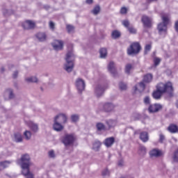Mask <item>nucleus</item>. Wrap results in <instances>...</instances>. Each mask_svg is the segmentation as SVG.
<instances>
[{
	"label": "nucleus",
	"instance_id": "obj_20",
	"mask_svg": "<svg viewBox=\"0 0 178 178\" xmlns=\"http://www.w3.org/2000/svg\"><path fill=\"white\" fill-rule=\"evenodd\" d=\"M13 140V141H15V143H22L23 142V136H22V134H20L19 132L15 133Z\"/></svg>",
	"mask_w": 178,
	"mask_h": 178
},
{
	"label": "nucleus",
	"instance_id": "obj_51",
	"mask_svg": "<svg viewBox=\"0 0 178 178\" xmlns=\"http://www.w3.org/2000/svg\"><path fill=\"white\" fill-rule=\"evenodd\" d=\"M102 175L103 176H109V170L108 169H105L102 172Z\"/></svg>",
	"mask_w": 178,
	"mask_h": 178
},
{
	"label": "nucleus",
	"instance_id": "obj_6",
	"mask_svg": "<svg viewBox=\"0 0 178 178\" xmlns=\"http://www.w3.org/2000/svg\"><path fill=\"white\" fill-rule=\"evenodd\" d=\"M62 143L67 147V145H72L74 143V136L70 134H65L62 138Z\"/></svg>",
	"mask_w": 178,
	"mask_h": 178
},
{
	"label": "nucleus",
	"instance_id": "obj_2",
	"mask_svg": "<svg viewBox=\"0 0 178 178\" xmlns=\"http://www.w3.org/2000/svg\"><path fill=\"white\" fill-rule=\"evenodd\" d=\"M74 58L73 51L71 50L67 53L65 58L66 63L64 65V70L67 72V73H70V72L73 71V67H74L73 60H74Z\"/></svg>",
	"mask_w": 178,
	"mask_h": 178
},
{
	"label": "nucleus",
	"instance_id": "obj_43",
	"mask_svg": "<svg viewBox=\"0 0 178 178\" xmlns=\"http://www.w3.org/2000/svg\"><path fill=\"white\" fill-rule=\"evenodd\" d=\"M99 10H101L99 6H97L96 7L94 8L92 13H93V15H97L99 13Z\"/></svg>",
	"mask_w": 178,
	"mask_h": 178
},
{
	"label": "nucleus",
	"instance_id": "obj_59",
	"mask_svg": "<svg viewBox=\"0 0 178 178\" xmlns=\"http://www.w3.org/2000/svg\"><path fill=\"white\" fill-rule=\"evenodd\" d=\"M158 0H147V2H156Z\"/></svg>",
	"mask_w": 178,
	"mask_h": 178
},
{
	"label": "nucleus",
	"instance_id": "obj_22",
	"mask_svg": "<svg viewBox=\"0 0 178 178\" xmlns=\"http://www.w3.org/2000/svg\"><path fill=\"white\" fill-rule=\"evenodd\" d=\"M108 70L110 72L111 74H113L115 76L116 74V68L115 67V63L110 62L108 65Z\"/></svg>",
	"mask_w": 178,
	"mask_h": 178
},
{
	"label": "nucleus",
	"instance_id": "obj_10",
	"mask_svg": "<svg viewBox=\"0 0 178 178\" xmlns=\"http://www.w3.org/2000/svg\"><path fill=\"white\" fill-rule=\"evenodd\" d=\"M161 109H162V105L158 104H150L148 108L149 113H155L161 111Z\"/></svg>",
	"mask_w": 178,
	"mask_h": 178
},
{
	"label": "nucleus",
	"instance_id": "obj_25",
	"mask_svg": "<svg viewBox=\"0 0 178 178\" xmlns=\"http://www.w3.org/2000/svg\"><path fill=\"white\" fill-rule=\"evenodd\" d=\"M149 155L152 157L158 158V156H161V155H162V152L158 149H153L152 151H150Z\"/></svg>",
	"mask_w": 178,
	"mask_h": 178
},
{
	"label": "nucleus",
	"instance_id": "obj_4",
	"mask_svg": "<svg viewBox=\"0 0 178 178\" xmlns=\"http://www.w3.org/2000/svg\"><path fill=\"white\" fill-rule=\"evenodd\" d=\"M30 155L25 154L21 156V159L17 161V163L21 165L22 168H27L28 166H31L33 163L30 161Z\"/></svg>",
	"mask_w": 178,
	"mask_h": 178
},
{
	"label": "nucleus",
	"instance_id": "obj_55",
	"mask_svg": "<svg viewBox=\"0 0 178 178\" xmlns=\"http://www.w3.org/2000/svg\"><path fill=\"white\" fill-rule=\"evenodd\" d=\"M17 74H19V72L17 71H15L13 74V79H16L17 77Z\"/></svg>",
	"mask_w": 178,
	"mask_h": 178
},
{
	"label": "nucleus",
	"instance_id": "obj_52",
	"mask_svg": "<svg viewBox=\"0 0 178 178\" xmlns=\"http://www.w3.org/2000/svg\"><path fill=\"white\" fill-rule=\"evenodd\" d=\"M49 27H50L51 30H55V24L52 22H50Z\"/></svg>",
	"mask_w": 178,
	"mask_h": 178
},
{
	"label": "nucleus",
	"instance_id": "obj_53",
	"mask_svg": "<svg viewBox=\"0 0 178 178\" xmlns=\"http://www.w3.org/2000/svg\"><path fill=\"white\" fill-rule=\"evenodd\" d=\"M118 166H120V168H122V166H124V161H123V160H120L118 161Z\"/></svg>",
	"mask_w": 178,
	"mask_h": 178
},
{
	"label": "nucleus",
	"instance_id": "obj_45",
	"mask_svg": "<svg viewBox=\"0 0 178 178\" xmlns=\"http://www.w3.org/2000/svg\"><path fill=\"white\" fill-rule=\"evenodd\" d=\"M67 30L68 33H72L74 30V27L72 25H67Z\"/></svg>",
	"mask_w": 178,
	"mask_h": 178
},
{
	"label": "nucleus",
	"instance_id": "obj_49",
	"mask_svg": "<svg viewBox=\"0 0 178 178\" xmlns=\"http://www.w3.org/2000/svg\"><path fill=\"white\" fill-rule=\"evenodd\" d=\"M48 154L49 158H55V152L54 150H50Z\"/></svg>",
	"mask_w": 178,
	"mask_h": 178
},
{
	"label": "nucleus",
	"instance_id": "obj_18",
	"mask_svg": "<svg viewBox=\"0 0 178 178\" xmlns=\"http://www.w3.org/2000/svg\"><path fill=\"white\" fill-rule=\"evenodd\" d=\"M96 129H97V131H108V128L102 122H97Z\"/></svg>",
	"mask_w": 178,
	"mask_h": 178
},
{
	"label": "nucleus",
	"instance_id": "obj_17",
	"mask_svg": "<svg viewBox=\"0 0 178 178\" xmlns=\"http://www.w3.org/2000/svg\"><path fill=\"white\" fill-rule=\"evenodd\" d=\"M104 145L107 147V148H109L115 144V138L114 137H110L105 139Z\"/></svg>",
	"mask_w": 178,
	"mask_h": 178
},
{
	"label": "nucleus",
	"instance_id": "obj_48",
	"mask_svg": "<svg viewBox=\"0 0 178 178\" xmlns=\"http://www.w3.org/2000/svg\"><path fill=\"white\" fill-rule=\"evenodd\" d=\"M154 62L155 66H158V65H159V63H161V58H155L154 60Z\"/></svg>",
	"mask_w": 178,
	"mask_h": 178
},
{
	"label": "nucleus",
	"instance_id": "obj_46",
	"mask_svg": "<svg viewBox=\"0 0 178 178\" xmlns=\"http://www.w3.org/2000/svg\"><path fill=\"white\" fill-rule=\"evenodd\" d=\"M151 44H147L145 47V54L149 52V51H151Z\"/></svg>",
	"mask_w": 178,
	"mask_h": 178
},
{
	"label": "nucleus",
	"instance_id": "obj_30",
	"mask_svg": "<svg viewBox=\"0 0 178 178\" xmlns=\"http://www.w3.org/2000/svg\"><path fill=\"white\" fill-rule=\"evenodd\" d=\"M152 81V74H147L143 78V83H151Z\"/></svg>",
	"mask_w": 178,
	"mask_h": 178
},
{
	"label": "nucleus",
	"instance_id": "obj_54",
	"mask_svg": "<svg viewBox=\"0 0 178 178\" xmlns=\"http://www.w3.org/2000/svg\"><path fill=\"white\" fill-rule=\"evenodd\" d=\"M26 178H34V175L31 172H29L28 175L25 176Z\"/></svg>",
	"mask_w": 178,
	"mask_h": 178
},
{
	"label": "nucleus",
	"instance_id": "obj_27",
	"mask_svg": "<svg viewBox=\"0 0 178 178\" xmlns=\"http://www.w3.org/2000/svg\"><path fill=\"white\" fill-rule=\"evenodd\" d=\"M113 108H115V106L112 103H106L104 105V109L106 112H111V111H113Z\"/></svg>",
	"mask_w": 178,
	"mask_h": 178
},
{
	"label": "nucleus",
	"instance_id": "obj_58",
	"mask_svg": "<svg viewBox=\"0 0 178 178\" xmlns=\"http://www.w3.org/2000/svg\"><path fill=\"white\" fill-rule=\"evenodd\" d=\"M86 3H92V0H86Z\"/></svg>",
	"mask_w": 178,
	"mask_h": 178
},
{
	"label": "nucleus",
	"instance_id": "obj_11",
	"mask_svg": "<svg viewBox=\"0 0 178 178\" xmlns=\"http://www.w3.org/2000/svg\"><path fill=\"white\" fill-rule=\"evenodd\" d=\"M106 89V88H104L101 85H97L95 89V94L96 97H97L98 98H99V97H102V95H104V92Z\"/></svg>",
	"mask_w": 178,
	"mask_h": 178
},
{
	"label": "nucleus",
	"instance_id": "obj_5",
	"mask_svg": "<svg viewBox=\"0 0 178 178\" xmlns=\"http://www.w3.org/2000/svg\"><path fill=\"white\" fill-rule=\"evenodd\" d=\"M141 51V46L138 42L132 43L127 49L128 55H137Z\"/></svg>",
	"mask_w": 178,
	"mask_h": 178
},
{
	"label": "nucleus",
	"instance_id": "obj_19",
	"mask_svg": "<svg viewBox=\"0 0 178 178\" xmlns=\"http://www.w3.org/2000/svg\"><path fill=\"white\" fill-rule=\"evenodd\" d=\"M53 129L55 131H62L63 130V124L54 120Z\"/></svg>",
	"mask_w": 178,
	"mask_h": 178
},
{
	"label": "nucleus",
	"instance_id": "obj_31",
	"mask_svg": "<svg viewBox=\"0 0 178 178\" xmlns=\"http://www.w3.org/2000/svg\"><path fill=\"white\" fill-rule=\"evenodd\" d=\"M102 143L99 142V140H95L93 143V149L94 151H99V148H101Z\"/></svg>",
	"mask_w": 178,
	"mask_h": 178
},
{
	"label": "nucleus",
	"instance_id": "obj_33",
	"mask_svg": "<svg viewBox=\"0 0 178 178\" xmlns=\"http://www.w3.org/2000/svg\"><path fill=\"white\" fill-rule=\"evenodd\" d=\"M100 58H106L108 55V51L106 48H102L99 51Z\"/></svg>",
	"mask_w": 178,
	"mask_h": 178
},
{
	"label": "nucleus",
	"instance_id": "obj_8",
	"mask_svg": "<svg viewBox=\"0 0 178 178\" xmlns=\"http://www.w3.org/2000/svg\"><path fill=\"white\" fill-rule=\"evenodd\" d=\"M54 120L61 124H65L67 122V116L65 114H58L54 118Z\"/></svg>",
	"mask_w": 178,
	"mask_h": 178
},
{
	"label": "nucleus",
	"instance_id": "obj_41",
	"mask_svg": "<svg viewBox=\"0 0 178 178\" xmlns=\"http://www.w3.org/2000/svg\"><path fill=\"white\" fill-rule=\"evenodd\" d=\"M120 90H122V91H124L125 90H127V85L126 83L121 82L119 84Z\"/></svg>",
	"mask_w": 178,
	"mask_h": 178
},
{
	"label": "nucleus",
	"instance_id": "obj_15",
	"mask_svg": "<svg viewBox=\"0 0 178 178\" xmlns=\"http://www.w3.org/2000/svg\"><path fill=\"white\" fill-rule=\"evenodd\" d=\"M106 127H107V131L113 129L117 124L118 122L115 120H106Z\"/></svg>",
	"mask_w": 178,
	"mask_h": 178
},
{
	"label": "nucleus",
	"instance_id": "obj_34",
	"mask_svg": "<svg viewBox=\"0 0 178 178\" xmlns=\"http://www.w3.org/2000/svg\"><path fill=\"white\" fill-rule=\"evenodd\" d=\"M26 81H27V83H37L38 79L35 76H29L26 78Z\"/></svg>",
	"mask_w": 178,
	"mask_h": 178
},
{
	"label": "nucleus",
	"instance_id": "obj_36",
	"mask_svg": "<svg viewBox=\"0 0 178 178\" xmlns=\"http://www.w3.org/2000/svg\"><path fill=\"white\" fill-rule=\"evenodd\" d=\"M30 166L28 167H22V175L24 176H26V175H28L30 172Z\"/></svg>",
	"mask_w": 178,
	"mask_h": 178
},
{
	"label": "nucleus",
	"instance_id": "obj_32",
	"mask_svg": "<svg viewBox=\"0 0 178 178\" xmlns=\"http://www.w3.org/2000/svg\"><path fill=\"white\" fill-rule=\"evenodd\" d=\"M162 94L160 91L156 90L154 91L152 94L153 98H154V99H161V97H162Z\"/></svg>",
	"mask_w": 178,
	"mask_h": 178
},
{
	"label": "nucleus",
	"instance_id": "obj_42",
	"mask_svg": "<svg viewBox=\"0 0 178 178\" xmlns=\"http://www.w3.org/2000/svg\"><path fill=\"white\" fill-rule=\"evenodd\" d=\"M143 102L145 105H151V99L148 96H146L143 99Z\"/></svg>",
	"mask_w": 178,
	"mask_h": 178
},
{
	"label": "nucleus",
	"instance_id": "obj_24",
	"mask_svg": "<svg viewBox=\"0 0 178 178\" xmlns=\"http://www.w3.org/2000/svg\"><path fill=\"white\" fill-rule=\"evenodd\" d=\"M13 162V161H5L0 162V170H3V169H6V168H9L10 164Z\"/></svg>",
	"mask_w": 178,
	"mask_h": 178
},
{
	"label": "nucleus",
	"instance_id": "obj_47",
	"mask_svg": "<svg viewBox=\"0 0 178 178\" xmlns=\"http://www.w3.org/2000/svg\"><path fill=\"white\" fill-rule=\"evenodd\" d=\"M165 141V136L163 134H159V143L161 144Z\"/></svg>",
	"mask_w": 178,
	"mask_h": 178
},
{
	"label": "nucleus",
	"instance_id": "obj_61",
	"mask_svg": "<svg viewBox=\"0 0 178 178\" xmlns=\"http://www.w3.org/2000/svg\"><path fill=\"white\" fill-rule=\"evenodd\" d=\"M138 118H135L134 120H137Z\"/></svg>",
	"mask_w": 178,
	"mask_h": 178
},
{
	"label": "nucleus",
	"instance_id": "obj_38",
	"mask_svg": "<svg viewBox=\"0 0 178 178\" xmlns=\"http://www.w3.org/2000/svg\"><path fill=\"white\" fill-rule=\"evenodd\" d=\"M111 35H112V38L114 39L119 38V37H120V32L118 31H113L112 32Z\"/></svg>",
	"mask_w": 178,
	"mask_h": 178
},
{
	"label": "nucleus",
	"instance_id": "obj_39",
	"mask_svg": "<svg viewBox=\"0 0 178 178\" xmlns=\"http://www.w3.org/2000/svg\"><path fill=\"white\" fill-rule=\"evenodd\" d=\"M6 94L8 95L10 99H12V98L15 97V95L13 94V90H12V89L7 90Z\"/></svg>",
	"mask_w": 178,
	"mask_h": 178
},
{
	"label": "nucleus",
	"instance_id": "obj_7",
	"mask_svg": "<svg viewBox=\"0 0 178 178\" xmlns=\"http://www.w3.org/2000/svg\"><path fill=\"white\" fill-rule=\"evenodd\" d=\"M75 85L79 92H83V91H84V89L86 88V83L84 82V80L78 78L76 80Z\"/></svg>",
	"mask_w": 178,
	"mask_h": 178
},
{
	"label": "nucleus",
	"instance_id": "obj_37",
	"mask_svg": "<svg viewBox=\"0 0 178 178\" xmlns=\"http://www.w3.org/2000/svg\"><path fill=\"white\" fill-rule=\"evenodd\" d=\"M131 69H133L131 64H127L125 67V73H127V74H130Z\"/></svg>",
	"mask_w": 178,
	"mask_h": 178
},
{
	"label": "nucleus",
	"instance_id": "obj_50",
	"mask_svg": "<svg viewBox=\"0 0 178 178\" xmlns=\"http://www.w3.org/2000/svg\"><path fill=\"white\" fill-rule=\"evenodd\" d=\"M120 13H122V15H126V13H127V8L122 7L120 10Z\"/></svg>",
	"mask_w": 178,
	"mask_h": 178
},
{
	"label": "nucleus",
	"instance_id": "obj_12",
	"mask_svg": "<svg viewBox=\"0 0 178 178\" xmlns=\"http://www.w3.org/2000/svg\"><path fill=\"white\" fill-rule=\"evenodd\" d=\"M51 45L55 51H60L63 49V41L62 40H55L51 43Z\"/></svg>",
	"mask_w": 178,
	"mask_h": 178
},
{
	"label": "nucleus",
	"instance_id": "obj_9",
	"mask_svg": "<svg viewBox=\"0 0 178 178\" xmlns=\"http://www.w3.org/2000/svg\"><path fill=\"white\" fill-rule=\"evenodd\" d=\"M142 22L143 24V26L145 27H151V26H152V18L147 16V15H143L142 17Z\"/></svg>",
	"mask_w": 178,
	"mask_h": 178
},
{
	"label": "nucleus",
	"instance_id": "obj_13",
	"mask_svg": "<svg viewBox=\"0 0 178 178\" xmlns=\"http://www.w3.org/2000/svg\"><path fill=\"white\" fill-rule=\"evenodd\" d=\"M122 24L123 26H124V27L128 29V31H129V33H131V34H136V33H137V30H136L134 27L130 26V22H129L128 20L122 21Z\"/></svg>",
	"mask_w": 178,
	"mask_h": 178
},
{
	"label": "nucleus",
	"instance_id": "obj_44",
	"mask_svg": "<svg viewBox=\"0 0 178 178\" xmlns=\"http://www.w3.org/2000/svg\"><path fill=\"white\" fill-rule=\"evenodd\" d=\"M173 159L175 162H178V149L174 153Z\"/></svg>",
	"mask_w": 178,
	"mask_h": 178
},
{
	"label": "nucleus",
	"instance_id": "obj_21",
	"mask_svg": "<svg viewBox=\"0 0 178 178\" xmlns=\"http://www.w3.org/2000/svg\"><path fill=\"white\" fill-rule=\"evenodd\" d=\"M167 130L172 134H175L176 133H178V127L176 124H171L168 126Z\"/></svg>",
	"mask_w": 178,
	"mask_h": 178
},
{
	"label": "nucleus",
	"instance_id": "obj_35",
	"mask_svg": "<svg viewBox=\"0 0 178 178\" xmlns=\"http://www.w3.org/2000/svg\"><path fill=\"white\" fill-rule=\"evenodd\" d=\"M80 119V116L77 114H74L71 115V120L72 123H76L79 122V120Z\"/></svg>",
	"mask_w": 178,
	"mask_h": 178
},
{
	"label": "nucleus",
	"instance_id": "obj_60",
	"mask_svg": "<svg viewBox=\"0 0 178 178\" xmlns=\"http://www.w3.org/2000/svg\"><path fill=\"white\" fill-rule=\"evenodd\" d=\"M120 178H127V177H126V176H122V177H120Z\"/></svg>",
	"mask_w": 178,
	"mask_h": 178
},
{
	"label": "nucleus",
	"instance_id": "obj_1",
	"mask_svg": "<svg viewBox=\"0 0 178 178\" xmlns=\"http://www.w3.org/2000/svg\"><path fill=\"white\" fill-rule=\"evenodd\" d=\"M162 23L159 24L158 30L159 34H166L168 30V25L170 22V15L169 14H162L161 15Z\"/></svg>",
	"mask_w": 178,
	"mask_h": 178
},
{
	"label": "nucleus",
	"instance_id": "obj_56",
	"mask_svg": "<svg viewBox=\"0 0 178 178\" xmlns=\"http://www.w3.org/2000/svg\"><path fill=\"white\" fill-rule=\"evenodd\" d=\"M175 31H177V33H178V21H177L175 22Z\"/></svg>",
	"mask_w": 178,
	"mask_h": 178
},
{
	"label": "nucleus",
	"instance_id": "obj_3",
	"mask_svg": "<svg viewBox=\"0 0 178 178\" xmlns=\"http://www.w3.org/2000/svg\"><path fill=\"white\" fill-rule=\"evenodd\" d=\"M156 90L163 94H164V92L171 94L173 91V86L171 82H168L167 83H161L157 85Z\"/></svg>",
	"mask_w": 178,
	"mask_h": 178
},
{
	"label": "nucleus",
	"instance_id": "obj_23",
	"mask_svg": "<svg viewBox=\"0 0 178 178\" xmlns=\"http://www.w3.org/2000/svg\"><path fill=\"white\" fill-rule=\"evenodd\" d=\"M140 139L143 143H147L149 140V136H148V132L143 131L140 134Z\"/></svg>",
	"mask_w": 178,
	"mask_h": 178
},
{
	"label": "nucleus",
	"instance_id": "obj_40",
	"mask_svg": "<svg viewBox=\"0 0 178 178\" xmlns=\"http://www.w3.org/2000/svg\"><path fill=\"white\" fill-rule=\"evenodd\" d=\"M24 136L26 140H30L31 138V132L30 131H26L24 133Z\"/></svg>",
	"mask_w": 178,
	"mask_h": 178
},
{
	"label": "nucleus",
	"instance_id": "obj_26",
	"mask_svg": "<svg viewBox=\"0 0 178 178\" xmlns=\"http://www.w3.org/2000/svg\"><path fill=\"white\" fill-rule=\"evenodd\" d=\"M28 126L34 133H37V131H38V124L30 121L28 122Z\"/></svg>",
	"mask_w": 178,
	"mask_h": 178
},
{
	"label": "nucleus",
	"instance_id": "obj_57",
	"mask_svg": "<svg viewBox=\"0 0 178 178\" xmlns=\"http://www.w3.org/2000/svg\"><path fill=\"white\" fill-rule=\"evenodd\" d=\"M140 131H140V129H138V130H136V131H134V134H135V135H136V134H139Z\"/></svg>",
	"mask_w": 178,
	"mask_h": 178
},
{
	"label": "nucleus",
	"instance_id": "obj_28",
	"mask_svg": "<svg viewBox=\"0 0 178 178\" xmlns=\"http://www.w3.org/2000/svg\"><path fill=\"white\" fill-rule=\"evenodd\" d=\"M138 154L141 156H144V155L147 154V148H145V146H143V145L139 146Z\"/></svg>",
	"mask_w": 178,
	"mask_h": 178
},
{
	"label": "nucleus",
	"instance_id": "obj_16",
	"mask_svg": "<svg viewBox=\"0 0 178 178\" xmlns=\"http://www.w3.org/2000/svg\"><path fill=\"white\" fill-rule=\"evenodd\" d=\"M23 27L25 30H30L35 27V23H34L33 21L28 20L24 22Z\"/></svg>",
	"mask_w": 178,
	"mask_h": 178
},
{
	"label": "nucleus",
	"instance_id": "obj_14",
	"mask_svg": "<svg viewBox=\"0 0 178 178\" xmlns=\"http://www.w3.org/2000/svg\"><path fill=\"white\" fill-rule=\"evenodd\" d=\"M144 90H145V84H144V82H140L139 83H137L134 87V92H143Z\"/></svg>",
	"mask_w": 178,
	"mask_h": 178
},
{
	"label": "nucleus",
	"instance_id": "obj_29",
	"mask_svg": "<svg viewBox=\"0 0 178 178\" xmlns=\"http://www.w3.org/2000/svg\"><path fill=\"white\" fill-rule=\"evenodd\" d=\"M36 37L39 41L42 42L47 40V35L44 33H38L36 35Z\"/></svg>",
	"mask_w": 178,
	"mask_h": 178
}]
</instances>
